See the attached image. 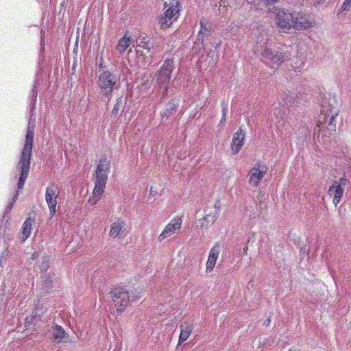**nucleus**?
I'll return each mask as SVG.
<instances>
[{
  "instance_id": "obj_18",
  "label": "nucleus",
  "mask_w": 351,
  "mask_h": 351,
  "mask_svg": "<svg viewBox=\"0 0 351 351\" xmlns=\"http://www.w3.org/2000/svg\"><path fill=\"white\" fill-rule=\"evenodd\" d=\"M34 223V219L28 217L22 226V239L21 241H25L29 236L32 232V225Z\"/></svg>"
},
{
  "instance_id": "obj_40",
  "label": "nucleus",
  "mask_w": 351,
  "mask_h": 351,
  "mask_svg": "<svg viewBox=\"0 0 351 351\" xmlns=\"http://www.w3.org/2000/svg\"><path fill=\"white\" fill-rule=\"evenodd\" d=\"M203 44H201L200 43H199V45H196V48L195 47V43L193 44V50L195 51V53H198L201 51L202 49V45Z\"/></svg>"
},
{
  "instance_id": "obj_12",
  "label": "nucleus",
  "mask_w": 351,
  "mask_h": 351,
  "mask_svg": "<svg viewBox=\"0 0 351 351\" xmlns=\"http://www.w3.org/2000/svg\"><path fill=\"white\" fill-rule=\"evenodd\" d=\"M344 193V188H342L337 184V181L335 180L332 184L329 186L328 190V194L330 196H333V204L337 206L341 201Z\"/></svg>"
},
{
  "instance_id": "obj_8",
  "label": "nucleus",
  "mask_w": 351,
  "mask_h": 351,
  "mask_svg": "<svg viewBox=\"0 0 351 351\" xmlns=\"http://www.w3.org/2000/svg\"><path fill=\"white\" fill-rule=\"evenodd\" d=\"M58 186L51 184L46 188L45 200L47 203L49 209V214L52 217L56 212V207L58 203Z\"/></svg>"
},
{
  "instance_id": "obj_29",
  "label": "nucleus",
  "mask_w": 351,
  "mask_h": 351,
  "mask_svg": "<svg viewBox=\"0 0 351 351\" xmlns=\"http://www.w3.org/2000/svg\"><path fill=\"white\" fill-rule=\"evenodd\" d=\"M208 34L205 33L204 31H199L197 35V40L195 42V47L199 45V43L203 44L206 38H208Z\"/></svg>"
},
{
  "instance_id": "obj_21",
  "label": "nucleus",
  "mask_w": 351,
  "mask_h": 351,
  "mask_svg": "<svg viewBox=\"0 0 351 351\" xmlns=\"http://www.w3.org/2000/svg\"><path fill=\"white\" fill-rule=\"evenodd\" d=\"M106 183L104 182L103 184L99 183L97 181H95V188L93 190V204H95L96 202L101 197V195L104 193V189L106 186Z\"/></svg>"
},
{
  "instance_id": "obj_39",
  "label": "nucleus",
  "mask_w": 351,
  "mask_h": 351,
  "mask_svg": "<svg viewBox=\"0 0 351 351\" xmlns=\"http://www.w3.org/2000/svg\"><path fill=\"white\" fill-rule=\"evenodd\" d=\"M160 88L163 89L162 96V97H165L168 94V89H169V85H167L166 86H160Z\"/></svg>"
},
{
  "instance_id": "obj_30",
  "label": "nucleus",
  "mask_w": 351,
  "mask_h": 351,
  "mask_svg": "<svg viewBox=\"0 0 351 351\" xmlns=\"http://www.w3.org/2000/svg\"><path fill=\"white\" fill-rule=\"evenodd\" d=\"M9 254L8 247H6L3 252H2L0 254V267H3V264L5 263L8 256Z\"/></svg>"
},
{
  "instance_id": "obj_2",
  "label": "nucleus",
  "mask_w": 351,
  "mask_h": 351,
  "mask_svg": "<svg viewBox=\"0 0 351 351\" xmlns=\"http://www.w3.org/2000/svg\"><path fill=\"white\" fill-rule=\"evenodd\" d=\"M34 137V129L33 127H30L29 125L27 127L25 136V145L21 151L19 161L17 164V168L20 171V177L17 183V187L19 189H22L23 188L29 172Z\"/></svg>"
},
{
  "instance_id": "obj_28",
  "label": "nucleus",
  "mask_w": 351,
  "mask_h": 351,
  "mask_svg": "<svg viewBox=\"0 0 351 351\" xmlns=\"http://www.w3.org/2000/svg\"><path fill=\"white\" fill-rule=\"evenodd\" d=\"M152 58L153 57L150 56V53H148V55L141 56V58L138 60L141 64L142 66L146 67L147 66L151 64Z\"/></svg>"
},
{
  "instance_id": "obj_15",
  "label": "nucleus",
  "mask_w": 351,
  "mask_h": 351,
  "mask_svg": "<svg viewBox=\"0 0 351 351\" xmlns=\"http://www.w3.org/2000/svg\"><path fill=\"white\" fill-rule=\"evenodd\" d=\"M177 108L178 101L175 99H171L167 103L165 108L163 109L161 121L165 123L168 118L173 115L177 111Z\"/></svg>"
},
{
  "instance_id": "obj_38",
  "label": "nucleus",
  "mask_w": 351,
  "mask_h": 351,
  "mask_svg": "<svg viewBox=\"0 0 351 351\" xmlns=\"http://www.w3.org/2000/svg\"><path fill=\"white\" fill-rule=\"evenodd\" d=\"M201 28L199 31H204L205 33L208 34V36H209V32L210 27H208L206 25H203L202 22L200 23Z\"/></svg>"
},
{
  "instance_id": "obj_27",
  "label": "nucleus",
  "mask_w": 351,
  "mask_h": 351,
  "mask_svg": "<svg viewBox=\"0 0 351 351\" xmlns=\"http://www.w3.org/2000/svg\"><path fill=\"white\" fill-rule=\"evenodd\" d=\"M130 38H127L126 36H124L119 40L117 49L119 51V52H124L125 49L130 46Z\"/></svg>"
},
{
  "instance_id": "obj_23",
  "label": "nucleus",
  "mask_w": 351,
  "mask_h": 351,
  "mask_svg": "<svg viewBox=\"0 0 351 351\" xmlns=\"http://www.w3.org/2000/svg\"><path fill=\"white\" fill-rule=\"evenodd\" d=\"M66 332L63 328L59 325H56L53 329L52 338L58 343H60L65 337Z\"/></svg>"
},
{
  "instance_id": "obj_37",
  "label": "nucleus",
  "mask_w": 351,
  "mask_h": 351,
  "mask_svg": "<svg viewBox=\"0 0 351 351\" xmlns=\"http://www.w3.org/2000/svg\"><path fill=\"white\" fill-rule=\"evenodd\" d=\"M222 112L223 117H224V120L226 119V113L228 112V104L225 102L221 103Z\"/></svg>"
},
{
  "instance_id": "obj_5",
  "label": "nucleus",
  "mask_w": 351,
  "mask_h": 351,
  "mask_svg": "<svg viewBox=\"0 0 351 351\" xmlns=\"http://www.w3.org/2000/svg\"><path fill=\"white\" fill-rule=\"evenodd\" d=\"M118 80L119 77L109 70H105L100 73L97 84L100 88V93L102 96L111 98Z\"/></svg>"
},
{
  "instance_id": "obj_11",
  "label": "nucleus",
  "mask_w": 351,
  "mask_h": 351,
  "mask_svg": "<svg viewBox=\"0 0 351 351\" xmlns=\"http://www.w3.org/2000/svg\"><path fill=\"white\" fill-rule=\"evenodd\" d=\"M178 13V10L176 8L171 7L161 14L158 19V23L160 24L161 28H168L173 23L172 18L176 16Z\"/></svg>"
},
{
  "instance_id": "obj_14",
  "label": "nucleus",
  "mask_w": 351,
  "mask_h": 351,
  "mask_svg": "<svg viewBox=\"0 0 351 351\" xmlns=\"http://www.w3.org/2000/svg\"><path fill=\"white\" fill-rule=\"evenodd\" d=\"M245 133L241 128L235 132L232 138V149L233 154L238 153L243 145Z\"/></svg>"
},
{
  "instance_id": "obj_3",
  "label": "nucleus",
  "mask_w": 351,
  "mask_h": 351,
  "mask_svg": "<svg viewBox=\"0 0 351 351\" xmlns=\"http://www.w3.org/2000/svg\"><path fill=\"white\" fill-rule=\"evenodd\" d=\"M277 26L285 32L293 28L296 30L305 29L311 26L310 21L301 12L280 9L277 13Z\"/></svg>"
},
{
  "instance_id": "obj_41",
  "label": "nucleus",
  "mask_w": 351,
  "mask_h": 351,
  "mask_svg": "<svg viewBox=\"0 0 351 351\" xmlns=\"http://www.w3.org/2000/svg\"><path fill=\"white\" fill-rule=\"evenodd\" d=\"M208 223L206 221H202V223H199L200 229L203 230L204 228H208Z\"/></svg>"
},
{
  "instance_id": "obj_25",
  "label": "nucleus",
  "mask_w": 351,
  "mask_h": 351,
  "mask_svg": "<svg viewBox=\"0 0 351 351\" xmlns=\"http://www.w3.org/2000/svg\"><path fill=\"white\" fill-rule=\"evenodd\" d=\"M337 184L344 189L346 186L351 184V169L344 171L343 176L337 181Z\"/></svg>"
},
{
  "instance_id": "obj_13",
  "label": "nucleus",
  "mask_w": 351,
  "mask_h": 351,
  "mask_svg": "<svg viewBox=\"0 0 351 351\" xmlns=\"http://www.w3.org/2000/svg\"><path fill=\"white\" fill-rule=\"evenodd\" d=\"M219 252L220 250L218 245H215L210 250L208 258L206 264V271L207 273H210L213 270Z\"/></svg>"
},
{
  "instance_id": "obj_42",
  "label": "nucleus",
  "mask_w": 351,
  "mask_h": 351,
  "mask_svg": "<svg viewBox=\"0 0 351 351\" xmlns=\"http://www.w3.org/2000/svg\"><path fill=\"white\" fill-rule=\"evenodd\" d=\"M38 256H39L38 252H35L32 254V259L35 260L38 257Z\"/></svg>"
},
{
  "instance_id": "obj_44",
  "label": "nucleus",
  "mask_w": 351,
  "mask_h": 351,
  "mask_svg": "<svg viewBox=\"0 0 351 351\" xmlns=\"http://www.w3.org/2000/svg\"><path fill=\"white\" fill-rule=\"evenodd\" d=\"M247 250H248L247 245H246L245 247L243 248V255L247 254Z\"/></svg>"
},
{
  "instance_id": "obj_9",
  "label": "nucleus",
  "mask_w": 351,
  "mask_h": 351,
  "mask_svg": "<svg viewBox=\"0 0 351 351\" xmlns=\"http://www.w3.org/2000/svg\"><path fill=\"white\" fill-rule=\"evenodd\" d=\"M110 162L106 157H102L97 166L95 181L99 183L107 182L108 175L110 171Z\"/></svg>"
},
{
  "instance_id": "obj_34",
  "label": "nucleus",
  "mask_w": 351,
  "mask_h": 351,
  "mask_svg": "<svg viewBox=\"0 0 351 351\" xmlns=\"http://www.w3.org/2000/svg\"><path fill=\"white\" fill-rule=\"evenodd\" d=\"M98 64L99 72H104L105 70H109L106 65L104 64V59L102 57H100Z\"/></svg>"
},
{
  "instance_id": "obj_22",
  "label": "nucleus",
  "mask_w": 351,
  "mask_h": 351,
  "mask_svg": "<svg viewBox=\"0 0 351 351\" xmlns=\"http://www.w3.org/2000/svg\"><path fill=\"white\" fill-rule=\"evenodd\" d=\"M42 278L43 279L42 288L45 292H49L53 288L52 274L49 272H44Z\"/></svg>"
},
{
  "instance_id": "obj_20",
  "label": "nucleus",
  "mask_w": 351,
  "mask_h": 351,
  "mask_svg": "<svg viewBox=\"0 0 351 351\" xmlns=\"http://www.w3.org/2000/svg\"><path fill=\"white\" fill-rule=\"evenodd\" d=\"M125 226V222L119 219L117 221H114L112 223L110 230V235L113 237H117L119 236L121 229Z\"/></svg>"
},
{
  "instance_id": "obj_16",
  "label": "nucleus",
  "mask_w": 351,
  "mask_h": 351,
  "mask_svg": "<svg viewBox=\"0 0 351 351\" xmlns=\"http://www.w3.org/2000/svg\"><path fill=\"white\" fill-rule=\"evenodd\" d=\"M259 168L260 165L257 163L256 164L255 167L250 170L249 173L250 176L249 179V182L254 186L258 185V182L264 177V175L265 173V171H261Z\"/></svg>"
},
{
  "instance_id": "obj_31",
  "label": "nucleus",
  "mask_w": 351,
  "mask_h": 351,
  "mask_svg": "<svg viewBox=\"0 0 351 351\" xmlns=\"http://www.w3.org/2000/svg\"><path fill=\"white\" fill-rule=\"evenodd\" d=\"M216 219L215 215L207 214L205 217L199 219V223H202V221H206L208 223H213L216 221Z\"/></svg>"
},
{
  "instance_id": "obj_26",
  "label": "nucleus",
  "mask_w": 351,
  "mask_h": 351,
  "mask_svg": "<svg viewBox=\"0 0 351 351\" xmlns=\"http://www.w3.org/2000/svg\"><path fill=\"white\" fill-rule=\"evenodd\" d=\"M278 0H247L248 3L259 6V9H262L263 7H267L268 5H273Z\"/></svg>"
},
{
  "instance_id": "obj_19",
  "label": "nucleus",
  "mask_w": 351,
  "mask_h": 351,
  "mask_svg": "<svg viewBox=\"0 0 351 351\" xmlns=\"http://www.w3.org/2000/svg\"><path fill=\"white\" fill-rule=\"evenodd\" d=\"M136 47L147 50V53H150L151 57H154L155 54L154 50H152L154 48L153 43H151L150 40L146 37L140 39Z\"/></svg>"
},
{
  "instance_id": "obj_43",
  "label": "nucleus",
  "mask_w": 351,
  "mask_h": 351,
  "mask_svg": "<svg viewBox=\"0 0 351 351\" xmlns=\"http://www.w3.org/2000/svg\"><path fill=\"white\" fill-rule=\"evenodd\" d=\"M270 323H271V319L268 317L267 319H266L265 320V322H264V326H268L270 324Z\"/></svg>"
},
{
  "instance_id": "obj_17",
  "label": "nucleus",
  "mask_w": 351,
  "mask_h": 351,
  "mask_svg": "<svg viewBox=\"0 0 351 351\" xmlns=\"http://www.w3.org/2000/svg\"><path fill=\"white\" fill-rule=\"evenodd\" d=\"M180 334L179 337V344H181L189 338L191 334L193 327L191 324L184 322L180 324Z\"/></svg>"
},
{
  "instance_id": "obj_1",
  "label": "nucleus",
  "mask_w": 351,
  "mask_h": 351,
  "mask_svg": "<svg viewBox=\"0 0 351 351\" xmlns=\"http://www.w3.org/2000/svg\"><path fill=\"white\" fill-rule=\"evenodd\" d=\"M108 297L110 298V304L116 313L121 315L132 302L142 297V293L137 290L129 291L125 287H118L112 289L108 293Z\"/></svg>"
},
{
  "instance_id": "obj_24",
  "label": "nucleus",
  "mask_w": 351,
  "mask_h": 351,
  "mask_svg": "<svg viewBox=\"0 0 351 351\" xmlns=\"http://www.w3.org/2000/svg\"><path fill=\"white\" fill-rule=\"evenodd\" d=\"M126 104V98L123 96L117 99V102L111 112V117H117L121 108H124Z\"/></svg>"
},
{
  "instance_id": "obj_6",
  "label": "nucleus",
  "mask_w": 351,
  "mask_h": 351,
  "mask_svg": "<svg viewBox=\"0 0 351 351\" xmlns=\"http://www.w3.org/2000/svg\"><path fill=\"white\" fill-rule=\"evenodd\" d=\"M174 68L173 58H167L164 61L162 65L154 75V78H156L157 84L159 86L169 85Z\"/></svg>"
},
{
  "instance_id": "obj_7",
  "label": "nucleus",
  "mask_w": 351,
  "mask_h": 351,
  "mask_svg": "<svg viewBox=\"0 0 351 351\" xmlns=\"http://www.w3.org/2000/svg\"><path fill=\"white\" fill-rule=\"evenodd\" d=\"M263 57L269 60L271 62L280 64L291 59V52L283 49L273 50L266 47L263 53Z\"/></svg>"
},
{
  "instance_id": "obj_35",
  "label": "nucleus",
  "mask_w": 351,
  "mask_h": 351,
  "mask_svg": "<svg viewBox=\"0 0 351 351\" xmlns=\"http://www.w3.org/2000/svg\"><path fill=\"white\" fill-rule=\"evenodd\" d=\"M350 5H351V0H345L341 8V11L343 12L345 10H349Z\"/></svg>"
},
{
  "instance_id": "obj_10",
  "label": "nucleus",
  "mask_w": 351,
  "mask_h": 351,
  "mask_svg": "<svg viewBox=\"0 0 351 351\" xmlns=\"http://www.w3.org/2000/svg\"><path fill=\"white\" fill-rule=\"evenodd\" d=\"M182 226V219L176 218L168 223L161 234L158 237V241L161 242L165 238L170 237L175 233L176 230H180Z\"/></svg>"
},
{
  "instance_id": "obj_36",
  "label": "nucleus",
  "mask_w": 351,
  "mask_h": 351,
  "mask_svg": "<svg viewBox=\"0 0 351 351\" xmlns=\"http://www.w3.org/2000/svg\"><path fill=\"white\" fill-rule=\"evenodd\" d=\"M141 49V48L136 47V53L138 60H140V58H141V56H145L147 54V51L146 52L144 51L145 49L142 50Z\"/></svg>"
},
{
  "instance_id": "obj_46",
  "label": "nucleus",
  "mask_w": 351,
  "mask_h": 351,
  "mask_svg": "<svg viewBox=\"0 0 351 351\" xmlns=\"http://www.w3.org/2000/svg\"><path fill=\"white\" fill-rule=\"evenodd\" d=\"M226 120H224V117L222 116V119L221 120V123L223 122V121H225Z\"/></svg>"
},
{
  "instance_id": "obj_45",
  "label": "nucleus",
  "mask_w": 351,
  "mask_h": 351,
  "mask_svg": "<svg viewBox=\"0 0 351 351\" xmlns=\"http://www.w3.org/2000/svg\"><path fill=\"white\" fill-rule=\"evenodd\" d=\"M215 208L218 210L219 208V206L217 205V204H215Z\"/></svg>"
},
{
  "instance_id": "obj_4",
  "label": "nucleus",
  "mask_w": 351,
  "mask_h": 351,
  "mask_svg": "<svg viewBox=\"0 0 351 351\" xmlns=\"http://www.w3.org/2000/svg\"><path fill=\"white\" fill-rule=\"evenodd\" d=\"M339 110L337 108L329 106H322L321 114L319 116L314 132L319 134L324 125H326V130L324 131V136L332 134L336 130L335 118L338 115Z\"/></svg>"
},
{
  "instance_id": "obj_32",
  "label": "nucleus",
  "mask_w": 351,
  "mask_h": 351,
  "mask_svg": "<svg viewBox=\"0 0 351 351\" xmlns=\"http://www.w3.org/2000/svg\"><path fill=\"white\" fill-rule=\"evenodd\" d=\"M18 195H19V192L16 191V193L14 194L13 198L12 199V200L10 201L9 203L8 204V205L6 206L7 210H10L12 208L13 205L14 204V203L16 202V201L18 199Z\"/></svg>"
},
{
  "instance_id": "obj_33",
  "label": "nucleus",
  "mask_w": 351,
  "mask_h": 351,
  "mask_svg": "<svg viewBox=\"0 0 351 351\" xmlns=\"http://www.w3.org/2000/svg\"><path fill=\"white\" fill-rule=\"evenodd\" d=\"M49 267V265L48 258L43 259L40 266V269L42 271H44V272H47V270L48 269Z\"/></svg>"
}]
</instances>
